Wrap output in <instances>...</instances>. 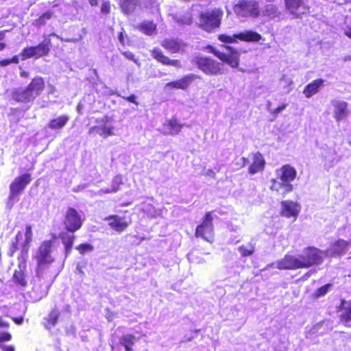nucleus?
<instances>
[{"instance_id": "nucleus-3", "label": "nucleus", "mask_w": 351, "mask_h": 351, "mask_svg": "<svg viewBox=\"0 0 351 351\" xmlns=\"http://www.w3.org/2000/svg\"><path fill=\"white\" fill-rule=\"evenodd\" d=\"M301 269L319 265L324 261L323 250L313 246L306 247L298 256Z\"/></svg>"}, {"instance_id": "nucleus-10", "label": "nucleus", "mask_w": 351, "mask_h": 351, "mask_svg": "<svg viewBox=\"0 0 351 351\" xmlns=\"http://www.w3.org/2000/svg\"><path fill=\"white\" fill-rule=\"evenodd\" d=\"M83 222L84 219L75 208L73 207L67 208L62 221L67 232L71 233L77 232L82 228Z\"/></svg>"}, {"instance_id": "nucleus-20", "label": "nucleus", "mask_w": 351, "mask_h": 351, "mask_svg": "<svg viewBox=\"0 0 351 351\" xmlns=\"http://www.w3.org/2000/svg\"><path fill=\"white\" fill-rule=\"evenodd\" d=\"M160 45L171 53L182 52L186 44L178 38H165L161 41Z\"/></svg>"}, {"instance_id": "nucleus-48", "label": "nucleus", "mask_w": 351, "mask_h": 351, "mask_svg": "<svg viewBox=\"0 0 351 351\" xmlns=\"http://www.w3.org/2000/svg\"><path fill=\"white\" fill-rule=\"evenodd\" d=\"M11 64L10 58L2 59L0 60V66L2 67L6 66Z\"/></svg>"}, {"instance_id": "nucleus-34", "label": "nucleus", "mask_w": 351, "mask_h": 351, "mask_svg": "<svg viewBox=\"0 0 351 351\" xmlns=\"http://www.w3.org/2000/svg\"><path fill=\"white\" fill-rule=\"evenodd\" d=\"M281 14V12L279 10L278 5L275 4H267L265 5L262 15L263 16H267L271 19L279 17Z\"/></svg>"}, {"instance_id": "nucleus-50", "label": "nucleus", "mask_w": 351, "mask_h": 351, "mask_svg": "<svg viewBox=\"0 0 351 351\" xmlns=\"http://www.w3.org/2000/svg\"><path fill=\"white\" fill-rule=\"evenodd\" d=\"M11 64H18L19 62V58L17 55L14 56L12 58H10Z\"/></svg>"}, {"instance_id": "nucleus-9", "label": "nucleus", "mask_w": 351, "mask_h": 351, "mask_svg": "<svg viewBox=\"0 0 351 351\" xmlns=\"http://www.w3.org/2000/svg\"><path fill=\"white\" fill-rule=\"evenodd\" d=\"M51 42L50 38H45L41 43L36 46L26 47L23 49L20 55L23 60L32 58H40L49 55Z\"/></svg>"}, {"instance_id": "nucleus-19", "label": "nucleus", "mask_w": 351, "mask_h": 351, "mask_svg": "<svg viewBox=\"0 0 351 351\" xmlns=\"http://www.w3.org/2000/svg\"><path fill=\"white\" fill-rule=\"evenodd\" d=\"M337 309V311H341L340 322L346 326L351 327V300L346 301L345 299H341Z\"/></svg>"}, {"instance_id": "nucleus-57", "label": "nucleus", "mask_w": 351, "mask_h": 351, "mask_svg": "<svg viewBox=\"0 0 351 351\" xmlns=\"http://www.w3.org/2000/svg\"><path fill=\"white\" fill-rule=\"evenodd\" d=\"M241 160H242V166L244 167L245 165H246V164L248 162V159L247 158H245V157H242L241 158Z\"/></svg>"}, {"instance_id": "nucleus-13", "label": "nucleus", "mask_w": 351, "mask_h": 351, "mask_svg": "<svg viewBox=\"0 0 351 351\" xmlns=\"http://www.w3.org/2000/svg\"><path fill=\"white\" fill-rule=\"evenodd\" d=\"M229 53H226L218 50H213V53L222 62L226 63L232 68H237L240 62L239 52L231 46H226Z\"/></svg>"}, {"instance_id": "nucleus-11", "label": "nucleus", "mask_w": 351, "mask_h": 351, "mask_svg": "<svg viewBox=\"0 0 351 351\" xmlns=\"http://www.w3.org/2000/svg\"><path fill=\"white\" fill-rule=\"evenodd\" d=\"M278 179L280 180V186L283 189L285 193L291 192L293 189L291 184L297 176L296 169L290 165H284L279 169Z\"/></svg>"}, {"instance_id": "nucleus-51", "label": "nucleus", "mask_w": 351, "mask_h": 351, "mask_svg": "<svg viewBox=\"0 0 351 351\" xmlns=\"http://www.w3.org/2000/svg\"><path fill=\"white\" fill-rule=\"evenodd\" d=\"M12 320L17 324H21L23 321V319L22 317H14L12 318Z\"/></svg>"}, {"instance_id": "nucleus-52", "label": "nucleus", "mask_w": 351, "mask_h": 351, "mask_svg": "<svg viewBox=\"0 0 351 351\" xmlns=\"http://www.w3.org/2000/svg\"><path fill=\"white\" fill-rule=\"evenodd\" d=\"M271 182H272V185L271 186V190H278V188L276 187V184H277V181L276 179H272L271 180Z\"/></svg>"}, {"instance_id": "nucleus-17", "label": "nucleus", "mask_w": 351, "mask_h": 351, "mask_svg": "<svg viewBox=\"0 0 351 351\" xmlns=\"http://www.w3.org/2000/svg\"><path fill=\"white\" fill-rule=\"evenodd\" d=\"M152 57L158 62L165 66H171L176 68H181L182 64L178 59H170L158 47H154L150 51Z\"/></svg>"}, {"instance_id": "nucleus-23", "label": "nucleus", "mask_w": 351, "mask_h": 351, "mask_svg": "<svg viewBox=\"0 0 351 351\" xmlns=\"http://www.w3.org/2000/svg\"><path fill=\"white\" fill-rule=\"evenodd\" d=\"M265 160L260 152H257L252 155V162L248 167V173L250 175L262 172L265 167Z\"/></svg>"}, {"instance_id": "nucleus-2", "label": "nucleus", "mask_w": 351, "mask_h": 351, "mask_svg": "<svg viewBox=\"0 0 351 351\" xmlns=\"http://www.w3.org/2000/svg\"><path fill=\"white\" fill-rule=\"evenodd\" d=\"M45 89V82L41 76L33 77L23 89L16 88L12 93V98L16 102L28 104L33 102Z\"/></svg>"}, {"instance_id": "nucleus-33", "label": "nucleus", "mask_w": 351, "mask_h": 351, "mask_svg": "<svg viewBox=\"0 0 351 351\" xmlns=\"http://www.w3.org/2000/svg\"><path fill=\"white\" fill-rule=\"evenodd\" d=\"M136 337L132 334H125L119 338V343L125 348V351H132Z\"/></svg>"}, {"instance_id": "nucleus-30", "label": "nucleus", "mask_w": 351, "mask_h": 351, "mask_svg": "<svg viewBox=\"0 0 351 351\" xmlns=\"http://www.w3.org/2000/svg\"><path fill=\"white\" fill-rule=\"evenodd\" d=\"M69 121V117L66 114H62L51 119L48 123V127L53 130H60L68 123Z\"/></svg>"}, {"instance_id": "nucleus-24", "label": "nucleus", "mask_w": 351, "mask_h": 351, "mask_svg": "<svg viewBox=\"0 0 351 351\" xmlns=\"http://www.w3.org/2000/svg\"><path fill=\"white\" fill-rule=\"evenodd\" d=\"M184 126L175 117H171L162 124L164 134L166 135L175 136L178 134Z\"/></svg>"}, {"instance_id": "nucleus-56", "label": "nucleus", "mask_w": 351, "mask_h": 351, "mask_svg": "<svg viewBox=\"0 0 351 351\" xmlns=\"http://www.w3.org/2000/svg\"><path fill=\"white\" fill-rule=\"evenodd\" d=\"M88 1H89V3L90 4V5L95 6L98 4L99 0H88Z\"/></svg>"}, {"instance_id": "nucleus-42", "label": "nucleus", "mask_w": 351, "mask_h": 351, "mask_svg": "<svg viewBox=\"0 0 351 351\" xmlns=\"http://www.w3.org/2000/svg\"><path fill=\"white\" fill-rule=\"evenodd\" d=\"M75 249L79 252L80 254H84L87 252L93 251L94 247L91 244L84 243L76 246Z\"/></svg>"}, {"instance_id": "nucleus-55", "label": "nucleus", "mask_w": 351, "mask_h": 351, "mask_svg": "<svg viewBox=\"0 0 351 351\" xmlns=\"http://www.w3.org/2000/svg\"><path fill=\"white\" fill-rule=\"evenodd\" d=\"M8 32V30H7V29L0 31V40H2L5 38V33Z\"/></svg>"}, {"instance_id": "nucleus-7", "label": "nucleus", "mask_w": 351, "mask_h": 351, "mask_svg": "<svg viewBox=\"0 0 351 351\" xmlns=\"http://www.w3.org/2000/svg\"><path fill=\"white\" fill-rule=\"evenodd\" d=\"M196 66L207 75H219L223 73V63L209 56H197L195 58Z\"/></svg>"}, {"instance_id": "nucleus-4", "label": "nucleus", "mask_w": 351, "mask_h": 351, "mask_svg": "<svg viewBox=\"0 0 351 351\" xmlns=\"http://www.w3.org/2000/svg\"><path fill=\"white\" fill-rule=\"evenodd\" d=\"M195 236L208 243H213L215 240L213 211L206 212L200 224L197 226Z\"/></svg>"}, {"instance_id": "nucleus-14", "label": "nucleus", "mask_w": 351, "mask_h": 351, "mask_svg": "<svg viewBox=\"0 0 351 351\" xmlns=\"http://www.w3.org/2000/svg\"><path fill=\"white\" fill-rule=\"evenodd\" d=\"M285 9L293 19H301L308 10L304 0H283Z\"/></svg>"}, {"instance_id": "nucleus-35", "label": "nucleus", "mask_w": 351, "mask_h": 351, "mask_svg": "<svg viewBox=\"0 0 351 351\" xmlns=\"http://www.w3.org/2000/svg\"><path fill=\"white\" fill-rule=\"evenodd\" d=\"M138 5V0H119V5L125 14L134 12Z\"/></svg>"}, {"instance_id": "nucleus-41", "label": "nucleus", "mask_w": 351, "mask_h": 351, "mask_svg": "<svg viewBox=\"0 0 351 351\" xmlns=\"http://www.w3.org/2000/svg\"><path fill=\"white\" fill-rule=\"evenodd\" d=\"M9 324L6 322H0V328L3 327L8 328L9 327ZM11 335L5 331H0V343L4 341H8L11 339Z\"/></svg>"}, {"instance_id": "nucleus-58", "label": "nucleus", "mask_w": 351, "mask_h": 351, "mask_svg": "<svg viewBox=\"0 0 351 351\" xmlns=\"http://www.w3.org/2000/svg\"><path fill=\"white\" fill-rule=\"evenodd\" d=\"M6 47V45L4 43H0V51L3 50Z\"/></svg>"}, {"instance_id": "nucleus-36", "label": "nucleus", "mask_w": 351, "mask_h": 351, "mask_svg": "<svg viewBox=\"0 0 351 351\" xmlns=\"http://www.w3.org/2000/svg\"><path fill=\"white\" fill-rule=\"evenodd\" d=\"M101 130L99 132V134L103 136L104 138H106L109 136H112L114 134L113 130L114 128L112 126H107V125H102L101 127L99 126H93L91 127L89 129L88 133L92 134L95 131Z\"/></svg>"}, {"instance_id": "nucleus-28", "label": "nucleus", "mask_w": 351, "mask_h": 351, "mask_svg": "<svg viewBox=\"0 0 351 351\" xmlns=\"http://www.w3.org/2000/svg\"><path fill=\"white\" fill-rule=\"evenodd\" d=\"M237 36L239 40L243 42H258L262 39V36L254 31L246 30L245 32L237 34Z\"/></svg>"}, {"instance_id": "nucleus-45", "label": "nucleus", "mask_w": 351, "mask_h": 351, "mask_svg": "<svg viewBox=\"0 0 351 351\" xmlns=\"http://www.w3.org/2000/svg\"><path fill=\"white\" fill-rule=\"evenodd\" d=\"M287 106V104H282V105L279 106L278 107H277L276 108H275L273 111H272V114L276 116L278 115L280 112H281L283 110H285Z\"/></svg>"}, {"instance_id": "nucleus-12", "label": "nucleus", "mask_w": 351, "mask_h": 351, "mask_svg": "<svg viewBox=\"0 0 351 351\" xmlns=\"http://www.w3.org/2000/svg\"><path fill=\"white\" fill-rule=\"evenodd\" d=\"M32 180V176L29 173L21 174L15 178L10 184V199L18 197Z\"/></svg>"}, {"instance_id": "nucleus-6", "label": "nucleus", "mask_w": 351, "mask_h": 351, "mask_svg": "<svg viewBox=\"0 0 351 351\" xmlns=\"http://www.w3.org/2000/svg\"><path fill=\"white\" fill-rule=\"evenodd\" d=\"M53 247V241L52 240H45L40 244L35 256L37 270L43 269L55 261V258L51 254Z\"/></svg>"}, {"instance_id": "nucleus-29", "label": "nucleus", "mask_w": 351, "mask_h": 351, "mask_svg": "<svg viewBox=\"0 0 351 351\" xmlns=\"http://www.w3.org/2000/svg\"><path fill=\"white\" fill-rule=\"evenodd\" d=\"M60 313L57 308L51 309L47 317L44 318V326L47 329H51L58 322Z\"/></svg>"}, {"instance_id": "nucleus-49", "label": "nucleus", "mask_w": 351, "mask_h": 351, "mask_svg": "<svg viewBox=\"0 0 351 351\" xmlns=\"http://www.w3.org/2000/svg\"><path fill=\"white\" fill-rule=\"evenodd\" d=\"M2 349L3 351H14V348L12 346H3Z\"/></svg>"}, {"instance_id": "nucleus-32", "label": "nucleus", "mask_w": 351, "mask_h": 351, "mask_svg": "<svg viewBox=\"0 0 351 351\" xmlns=\"http://www.w3.org/2000/svg\"><path fill=\"white\" fill-rule=\"evenodd\" d=\"M136 28L143 34L152 36L156 33L157 25L152 21H144L138 24Z\"/></svg>"}, {"instance_id": "nucleus-18", "label": "nucleus", "mask_w": 351, "mask_h": 351, "mask_svg": "<svg viewBox=\"0 0 351 351\" xmlns=\"http://www.w3.org/2000/svg\"><path fill=\"white\" fill-rule=\"evenodd\" d=\"M276 268L280 270H295L301 269L298 257L287 254L276 262Z\"/></svg>"}, {"instance_id": "nucleus-15", "label": "nucleus", "mask_w": 351, "mask_h": 351, "mask_svg": "<svg viewBox=\"0 0 351 351\" xmlns=\"http://www.w3.org/2000/svg\"><path fill=\"white\" fill-rule=\"evenodd\" d=\"M350 245L351 240L346 241L342 239H339L331 243L329 247L323 251L324 255L330 258L341 256L347 252Z\"/></svg>"}, {"instance_id": "nucleus-5", "label": "nucleus", "mask_w": 351, "mask_h": 351, "mask_svg": "<svg viewBox=\"0 0 351 351\" xmlns=\"http://www.w3.org/2000/svg\"><path fill=\"white\" fill-rule=\"evenodd\" d=\"M223 12L219 9L202 12L199 14V27L208 32H213L221 25Z\"/></svg>"}, {"instance_id": "nucleus-44", "label": "nucleus", "mask_w": 351, "mask_h": 351, "mask_svg": "<svg viewBox=\"0 0 351 351\" xmlns=\"http://www.w3.org/2000/svg\"><path fill=\"white\" fill-rule=\"evenodd\" d=\"M122 54L128 60H130L133 61L134 62L138 64V59L135 58V55L130 51H125L122 52Z\"/></svg>"}, {"instance_id": "nucleus-21", "label": "nucleus", "mask_w": 351, "mask_h": 351, "mask_svg": "<svg viewBox=\"0 0 351 351\" xmlns=\"http://www.w3.org/2000/svg\"><path fill=\"white\" fill-rule=\"evenodd\" d=\"M331 104L334 108L333 117L337 122L342 121L348 116L349 111L346 101L333 99L331 101Z\"/></svg>"}, {"instance_id": "nucleus-60", "label": "nucleus", "mask_w": 351, "mask_h": 351, "mask_svg": "<svg viewBox=\"0 0 351 351\" xmlns=\"http://www.w3.org/2000/svg\"><path fill=\"white\" fill-rule=\"evenodd\" d=\"M191 23V19L190 18V19H189L188 24H190Z\"/></svg>"}, {"instance_id": "nucleus-1", "label": "nucleus", "mask_w": 351, "mask_h": 351, "mask_svg": "<svg viewBox=\"0 0 351 351\" xmlns=\"http://www.w3.org/2000/svg\"><path fill=\"white\" fill-rule=\"evenodd\" d=\"M25 241L22 245L21 251L17 257L19 269L14 271L12 280L14 282L21 287H25L27 285L26 280L27 261L28 258L30 243L33 239V232L32 226L27 225L25 227Z\"/></svg>"}, {"instance_id": "nucleus-25", "label": "nucleus", "mask_w": 351, "mask_h": 351, "mask_svg": "<svg viewBox=\"0 0 351 351\" xmlns=\"http://www.w3.org/2000/svg\"><path fill=\"white\" fill-rule=\"evenodd\" d=\"M106 219L109 221L108 226L118 232H123L129 226L128 222L124 218L117 215H109Z\"/></svg>"}, {"instance_id": "nucleus-8", "label": "nucleus", "mask_w": 351, "mask_h": 351, "mask_svg": "<svg viewBox=\"0 0 351 351\" xmlns=\"http://www.w3.org/2000/svg\"><path fill=\"white\" fill-rule=\"evenodd\" d=\"M232 9L241 17L258 18L261 15L259 3L256 0H239L233 5Z\"/></svg>"}, {"instance_id": "nucleus-40", "label": "nucleus", "mask_w": 351, "mask_h": 351, "mask_svg": "<svg viewBox=\"0 0 351 351\" xmlns=\"http://www.w3.org/2000/svg\"><path fill=\"white\" fill-rule=\"evenodd\" d=\"M217 38L221 43L228 44L235 43L239 40L237 36V34H234L232 36L227 35L226 34H221L217 36Z\"/></svg>"}, {"instance_id": "nucleus-39", "label": "nucleus", "mask_w": 351, "mask_h": 351, "mask_svg": "<svg viewBox=\"0 0 351 351\" xmlns=\"http://www.w3.org/2000/svg\"><path fill=\"white\" fill-rule=\"evenodd\" d=\"M243 257H247L252 256L255 252L254 245L249 243L246 245H241L238 247Z\"/></svg>"}, {"instance_id": "nucleus-27", "label": "nucleus", "mask_w": 351, "mask_h": 351, "mask_svg": "<svg viewBox=\"0 0 351 351\" xmlns=\"http://www.w3.org/2000/svg\"><path fill=\"white\" fill-rule=\"evenodd\" d=\"M324 80L316 79L308 84L304 88L303 93L306 98H310L317 93L319 88L324 86Z\"/></svg>"}, {"instance_id": "nucleus-38", "label": "nucleus", "mask_w": 351, "mask_h": 351, "mask_svg": "<svg viewBox=\"0 0 351 351\" xmlns=\"http://www.w3.org/2000/svg\"><path fill=\"white\" fill-rule=\"evenodd\" d=\"M332 287V284H331V283H327V284L322 285V287L317 288L312 293L311 298L313 300H317L319 298L324 297V295H326L328 293V292L329 291V290L331 289Z\"/></svg>"}, {"instance_id": "nucleus-53", "label": "nucleus", "mask_w": 351, "mask_h": 351, "mask_svg": "<svg viewBox=\"0 0 351 351\" xmlns=\"http://www.w3.org/2000/svg\"><path fill=\"white\" fill-rule=\"evenodd\" d=\"M344 34L348 37L349 38L351 39V27H348L345 32H344Z\"/></svg>"}, {"instance_id": "nucleus-61", "label": "nucleus", "mask_w": 351, "mask_h": 351, "mask_svg": "<svg viewBox=\"0 0 351 351\" xmlns=\"http://www.w3.org/2000/svg\"><path fill=\"white\" fill-rule=\"evenodd\" d=\"M143 240H144V238H141L140 239V241H142Z\"/></svg>"}, {"instance_id": "nucleus-47", "label": "nucleus", "mask_w": 351, "mask_h": 351, "mask_svg": "<svg viewBox=\"0 0 351 351\" xmlns=\"http://www.w3.org/2000/svg\"><path fill=\"white\" fill-rule=\"evenodd\" d=\"M119 42L121 43V44L122 45H125V37H124V29H122V31H121L119 33Z\"/></svg>"}, {"instance_id": "nucleus-54", "label": "nucleus", "mask_w": 351, "mask_h": 351, "mask_svg": "<svg viewBox=\"0 0 351 351\" xmlns=\"http://www.w3.org/2000/svg\"><path fill=\"white\" fill-rule=\"evenodd\" d=\"M20 75L22 77L28 78L29 77V73L25 71H21L20 72Z\"/></svg>"}, {"instance_id": "nucleus-43", "label": "nucleus", "mask_w": 351, "mask_h": 351, "mask_svg": "<svg viewBox=\"0 0 351 351\" xmlns=\"http://www.w3.org/2000/svg\"><path fill=\"white\" fill-rule=\"evenodd\" d=\"M101 12L103 14H108L110 12V4L109 1H104L101 6Z\"/></svg>"}, {"instance_id": "nucleus-59", "label": "nucleus", "mask_w": 351, "mask_h": 351, "mask_svg": "<svg viewBox=\"0 0 351 351\" xmlns=\"http://www.w3.org/2000/svg\"><path fill=\"white\" fill-rule=\"evenodd\" d=\"M104 122L106 123L108 121V117H105L104 119L103 120Z\"/></svg>"}, {"instance_id": "nucleus-37", "label": "nucleus", "mask_w": 351, "mask_h": 351, "mask_svg": "<svg viewBox=\"0 0 351 351\" xmlns=\"http://www.w3.org/2000/svg\"><path fill=\"white\" fill-rule=\"evenodd\" d=\"M53 15V12L48 10L43 13L38 19L33 21L34 26L40 27L45 25L46 21L51 19Z\"/></svg>"}, {"instance_id": "nucleus-16", "label": "nucleus", "mask_w": 351, "mask_h": 351, "mask_svg": "<svg viewBox=\"0 0 351 351\" xmlns=\"http://www.w3.org/2000/svg\"><path fill=\"white\" fill-rule=\"evenodd\" d=\"M280 204V216L288 219L293 218V221H295L300 212V205L292 200H283Z\"/></svg>"}, {"instance_id": "nucleus-62", "label": "nucleus", "mask_w": 351, "mask_h": 351, "mask_svg": "<svg viewBox=\"0 0 351 351\" xmlns=\"http://www.w3.org/2000/svg\"><path fill=\"white\" fill-rule=\"evenodd\" d=\"M350 146H351V142H350Z\"/></svg>"}, {"instance_id": "nucleus-22", "label": "nucleus", "mask_w": 351, "mask_h": 351, "mask_svg": "<svg viewBox=\"0 0 351 351\" xmlns=\"http://www.w3.org/2000/svg\"><path fill=\"white\" fill-rule=\"evenodd\" d=\"M197 77V76L196 75L190 73L184 75L178 80L167 83L166 87L174 89L186 90Z\"/></svg>"}, {"instance_id": "nucleus-46", "label": "nucleus", "mask_w": 351, "mask_h": 351, "mask_svg": "<svg viewBox=\"0 0 351 351\" xmlns=\"http://www.w3.org/2000/svg\"><path fill=\"white\" fill-rule=\"evenodd\" d=\"M123 98L130 103L134 104L136 105L138 104L136 101V96L134 94H132L128 97H123Z\"/></svg>"}, {"instance_id": "nucleus-26", "label": "nucleus", "mask_w": 351, "mask_h": 351, "mask_svg": "<svg viewBox=\"0 0 351 351\" xmlns=\"http://www.w3.org/2000/svg\"><path fill=\"white\" fill-rule=\"evenodd\" d=\"M58 237L64 245V256L67 257L72 250L75 237L73 233L67 231L60 232Z\"/></svg>"}, {"instance_id": "nucleus-31", "label": "nucleus", "mask_w": 351, "mask_h": 351, "mask_svg": "<svg viewBox=\"0 0 351 351\" xmlns=\"http://www.w3.org/2000/svg\"><path fill=\"white\" fill-rule=\"evenodd\" d=\"M22 232L19 231L14 239L11 241L8 250V256L9 257H13L17 250H21L23 243H21L20 241L22 239Z\"/></svg>"}]
</instances>
